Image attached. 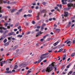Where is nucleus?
<instances>
[{
	"label": "nucleus",
	"mask_w": 75,
	"mask_h": 75,
	"mask_svg": "<svg viewBox=\"0 0 75 75\" xmlns=\"http://www.w3.org/2000/svg\"><path fill=\"white\" fill-rule=\"evenodd\" d=\"M58 43H59V42L57 41V42H56V43H54L53 44L54 46H56V45H57L58 44Z\"/></svg>",
	"instance_id": "2eb2a0df"
},
{
	"label": "nucleus",
	"mask_w": 75,
	"mask_h": 75,
	"mask_svg": "<svg viewBox=\"0 0 75 75\" xmlns=\"http://www.w3.org/2000/svg\"><path fill=\"white\" fill-rule=\"evenodd\" d=\"M69 66H70V64H69L67 66V68H69Z\"/></svg>",
	"instance_id": "37998d69"
},
{
	"label": "nucleus",
	"mask_w": 75,
	"mask_h": 75,
	"mask_svg": "<svg viewBox=\"0 0 75 75\" xmlns=\"http://www.w3.org/2000/svg\"><path fill=\"white\" fill-rule=\"evenodd\" d=\"M66 59V58L65 57H63L62 60H65Z\"/></svg>",
	"instance_id": "0e129e2a"
},
{
	"label": "nucleus",
	"mask_w": 75,
	"mask_h": 75,
	"mask_svg": "<svg viewBox=\"0 0 75 75\" xmlns=\"http://www.w3.org/2000/svg\"><path fill=\"white\" fill-rule=\"evenodd\" d=\"M0 66H1V67H2L3 66V63L2 62H0Z\"/></svg>",
	"instance_id": "4c0bfd02"
},
{
	"label": "nucleus",
	"mask_w": 75,
	"mask_h": 75,
	"mask_svg": "<svg viewBox=\"0 0 75 75\" xmlns=\"http://www.w3.org/2000/svg\"><path fill=\"white\" fill-rule=\"evenodd\" d=\"M64 67H65V65H63L62 66V67L61 68V69H62V68H63Z\"/></svg>",
	"instance_id": "052dcab7"
},
{
	"label": "nucleus",
	"mask_w": 75,
	"mask_h": 75,
	"mask_svg": "<svg viewBox=\"0 0 75 75\" xmlns=\"http://www.w3.org/2000/svg\"><path fill=\"white\" fill-rule=\"evenodd\" d=\"M28 13H32V10H29Z\"/></svg>",
	"instance_id": "2f4dec72"
},
{
	"label": "nucleus",
	"mask_w": 75,
	"mask_h": 75,
	"mask_svg": "<svg viewBox=\"0 0 75 75\" xmlns=\"http://www.w3.org/2000/svg\"><path fill=\"white\" fill-rule=\"evenodd\" d=\"M35 31L36 32H37L38 31H39V29H36Z\"/></svg>",
	"instance_id": "e2e57ef3"
},
{
	"label": "nucleus",
	"mask_w": 75,
	"mask_h": 75,
	"mask_svg": "<svg viewBox=\"0 0 75 75\" xmlns=\"http://www.w3.org/2000/svg\"><path fill=\"white\" fill-rule=\"evenodd\" d=\"M58 7L57 6H56L54 8V9H55V10H57V9H58Z\"/></svg>",
	"instance_id": "680f3d73"
},
{
	"label": "nucleus",
	"mask_w": 75,
	"mask_h": 75,
	"mask_svg": "<svg viewBox=\"0 0 75 75\" xmlns=\"http://www.w3.org/2000/svg\"><path fill=\"white\" fill-rule=\"evenodd\" d=\"M40 28V26H37V28H38V29H39V28Z\"/></svg>",
	"instance_id": "a19ab883"
},
{
	"label": "nucleus",
	"mask_w": 75,
	"mask_h": 75,
	"mask_svg": "<svg viewBox=\"0 0 75 75\" xmlns=\"http://www.w3.org/2000/svg\"><path fill=\"white\" fill-rule=\"evenodd\" d=\"M50 72V68L49 67V66L48 67H47L46 68V69H44L42 70V72Z\"/></svg>",
	"instance_id": "f03ea898"
},
{
	"label": "nucleus",
	"mask_w": 75,
	"mask_h": 75,
	"mask_svg": "<svg viewBox=\"0 0 75 75\" xmlns=\"http://www.w3.org/2000/svg\"><path fill=\"white\" fill-rule=\"evenodd\" d=\"M0 29L1 30H2V29H3L4 30H6L7 29L5 28H4L3 27H0Z\"/></svg>",
	"instance_id": "f8f14e48"
},
{
	"label": "nucleus",
	"mask_w": 75,
	"mask_h": 75,
	"mask_svg": "<svg viewBox=\"0 0 75 75\" xmlns=\"http://www.w3.org/2000/svg\"><path fill=\"white\" fill-rule=\"evenodd\" d=\"M1 62L2 63V64H5V62H6V61H4Z\"/></svg>",
	"instance_id": "ea45409f"
},
{
	"label": "nucleus",
	"mask_w": 75,
	"mask_h": 75,
	"mask_svg": "<svg viewBox=\"0 0 75 75\" xmlns=\"http://www.w3.org/2000/svg\"><path fill=\"white\" fill-rule=\"evenodd\" d=\"M13 34H14V32H11L8 34V36H10V35H12Z\"/></svg>",
	"instance_id": "6e6552de"
},
{
	"label": "nucleus",
	"mask_w": 75,
	"mask_h": 75,
	"mask_svg": "<svg viewBox=\"0 0 75 75\" xmlns=\"http://www.w3.org/2000/svg\"><path fill=\"white\" fill-rule=\"evenodd\" d=\"M18 47V45H16L15 46L13 47V50H15L16 49V48H17Z\"/></svg>",
	"instance_id": "0eeeda50"
},
{
	"label": "nucleus",
	"mask_w": 75,
	"mask_h": 75,
	"mask_svg": "<svg viewBox=\"0 0 75 75\" xmlns=\"http://www.w3.org/2000/svg\"><path fill=\"white\" fill-rule=\"evenodd\" d=\"M4 25H5V27H7V25H8V23H5L4 24Z\"/></svg>",
	"instance_id": "cd10ccee"
},
{
	"label": "nucleus",
	"mask_w": 75,
	"mask_h": 75,
	"mask_svg": "<svg viewBox=\"0 0 75 75\" xmlns=\"http://www.w3.org/2000/svg\"><path fill=\"white\" fill-rule=\"evenodd\" d=\"M4 73H5L6 74H8V71H6L4 72Z\"/></svg>",
	"instance_id": "de8ad7c7"
},
{
	"label": "nucleus",
	"mask_w": 75,
	"mask_h": 75,
	"mask_svg": "<svg viewBox=\"0 0 75 75\" xmlns=\"http://www.w3.org/2000/svg\"><path fill=\"white\" fill-rule=\"evenodd\" d=\"M40 15V13H38V15L36 16L37 18L39 17V15Z\"/></svg>",
	"instance_id": "13d9d810"
},
{
	"label": "nucleus",
	"mask_w": 75,
	"mask_h": 75,
	"mask_svg": "<svg viewBox=\"0 0 75 75\" xmlns=\"http://www.w3.org/2000/svg\"><path fill=\"white\" fill-rule=\"evenodd\" d=\"M1 7H0V13H3V12H4V11H3V10L1 11Z\"/></svg>",
	"instance_id": "4be33fe9"
},
{
	"label": "nucleus",
	"mask_w": 75,
	"mask_h": 75,
	"mask_svg": "<svg viewBox=\"0 0 75 75\" xmlns=\"http://www.w3.org/2000/svg\"><path fill=\"white\" fill-rule=\"evenodd\" d=\"M41 62L40 60L39 59L38 61H35V62L34 63V64H38Z\"/></svg>",
	"instance_id": "423d86ee"
},
{
	"label": "nucleus",
	"mask_w": 75,
	"mask_h": 75,
	"mask_svg": "<svg viewBox=\"0 0 75 75\" xmlns=\"http://www.w3.org/2000/svg\"><path fill=\"white\" fill-rule=\"evenodd\" d=\"M3 3H4L5 4L6 3H7V1H3Z\"/></svg>",
	"instance_id": "5fc2aeb1"
},
{
	"label": "nucleus",
	"mask_w": 75,
	"mask_h": 75,
	"mask_svg": "<svg viewBox=\"0 0 75 75\" xmlns=\"http://www.w3.org/2000/svg\"><path fill=\"white\" fill-rule=\"evenodd\" d=\"M25 65V64L24 63H22L21 64H20L19 65V67H21L22 66H23V65Z\"/></svg>",
	"instance_id": "1a4fd4ad"
},
{
	"label": "nucleus",
	"mask_w": 75,
	"mask_h": 75,
	"mask_svg": "<svg viewBox=\"0 0 75 75\" xmlns=\"http://www.w3.org/2000/svg\"><path fill=\"white\" fill-rule=\"evenodd\" d=\"M13 59H9L8 60V61L9 62H10V61H13Z\"/></svg>",
	"instance_id": "f704fd0d"
},
{
	"label": "nucleus",
	"mask_w": 75,
	"mask_h": 75,
	"mask_svg": "<svg viewBox=\"0 0 75 75\" xmlns=\"http://www.w3.org/2000/svg\"><path fill=\"white\" fill-rule=\"evenodd\" d=\"M40 12L41 14H42V13H47V11L45 9H42L41 11H40Z\"/></svg>",
	"instance_id": "39448f33"
},
{
	"label": "nucleus",
	"mask_w": 75,
	"mask_h": 75,
	"mask_svg": "<svg viewBox=\"0 0 75 75\" xmlns=\"http://www.w3.org/2000/svg\"><path fill=\"white\" fill-rule=\"evenodd\" d=\"M17 3V2L16 1H15V2H13L11 3V4H16Z\"/></svg>",
	"instance_id": "473e14b6"
},
{
	"label": "nucleus",
	"mask_w": 75,
	"mask_h": 75,
	"mask_svg": "<svg viewBox=\"0 0 75 75\" xmlns=\"http://www.w3.org/2000/svg\"><path fill=\"white\" fill-rule=\"evenodd\" d=\"M60 30V29H56L55 30V32L56 33H59Z\"/></svg>",
	"instance_id": "9b49d317"
},
{
	"label": "nucleus",
	"mask_w": 75,
	"mask_h": 75,
	"mask_svg": "<svg viewBox=\"0 0 75 75\" xmlns=\"http://www.w3.org/2000/svg\"><path fill=\"white\" fill-rule=\"evenodd\" d=\"M42 4H43V5H45V4H46V2H43L42 3Z\"/></svg>",
	"instance_id": "79ce46f5"
},
{
	"label": "nucleus",
	"mask_w": 75,
	"mask_h": 75,
	"mask_svg": "<svg viewBox=\"0 0 75 75\" xmlns=\"http://www.w3.org/2000/svg\"><path fill=\"white\" fill-rule=\"evenodd\" d=\"M49 57V55H47V56H45V58H48Z\"/></svg>",
	"instance_id": "6e6d98bb"
},
{
	"label": "nucleus",
	"mask_w": 75,
	"mask_h": 75,
	"mask_svg": "<svg viewBox=\"0 0 75 75\" xmlns=\"http://www.w3.org/2000/svg\"><path fill=\"white\" fill-rule=\"evenodd\" d=\"M30 72H31V71H28V72H27L26 74V75H28V74H30Z\"/></svg>",
	"instance_id": "412c9836"
},
{
	"label": "nucleus",
	"mask_w": 75,
	"mask_h": 75,
	"mask_svg": "<svg viewBox=\"0 0 75 75\" xmlns=\"http://www.w3.org/2000/svg\"><path fill=\"white\" fill-rule=\"evenodd\" d=\"M52 40V38H49L47 40V41H50V40Z\"/></svg>",
	"instance_id": "c756f323"
},
{
	"label": "nucleus",
	"mask_w": 75,
	"mask_h": 75,
	"mask_svg": "<svg viewBox=\"0 0 75 75\" xmlns=\"http://www.w3.org/2000/svg\"><path fill=\"white\" fill-rule=\"evenodd\" d=\"M47 61V59H45L43 61V62L45 63V62H46Z\"/></svg>",
	"instance_id": "8fccbe9b"
},
{
	"label": "nucleus",
	"mask_w": 75,
	"mask_h": 75,
	"mask_svg": "<svg viewBox=\"0 0 75 75\" xmlns=\"http://www.w3.org/2000/svg\"><path fill=\"white\" fill-rule=\"evenodd\" d=\"M6 71H9L10 70V68H7L6 69Z\"/></svg>",
	"instance_id": "c9c22d12"
},
{
	"label": "nucleus",
	"mask_w": 75,
	"mask_h": 75,
	"mask_svg": "<svg viewBox=\"0 0 75 75\" xmlns=\"http://www.w3.org/2000/svg\"><path fill=\"white\" fill-rule=\"evenodd\" d=\"M63 50V49L62 48L61 49H60L59 51H58V52H59Z\"/></svg>",
	"instance_id": "393cba45"
},
{
	"label": "nucleus",
	"mask_w": 75,
	"mask_h": 75,
	"mask_svg": "<svg viewBox=\"0 0 75 75\" xmlns=\"http://www.w3.org/2000/svg\"><path fill=\"white\" fill-rule=\"evenodd\" d=\"M48 54H49V53L48 52H47L45 54V55H48Z\"/></svg>",
	"instance_id": "69168bd1"
},
{
	"label": "nucleus",
	"mask_w": 75,
	"mask_h": 75,
	"mask_svg": "<svg viewBox=\"0 0 75 75\" xmlns=\"http://www.w3.org/2000/svg\"><path fill=\"white\" fill-rule=\"evenodd\" d=\"M73 4L71 3H69L67 4V6L68 7H73Z\"/></svg>",
	"instance_id": "7ed1b4c3"
},
{
	"label": "nucleus",
	"mask_w": 75,
	"mask_h": 75,
	"mask_svg": "<svg viewBox=\"0 0 75 75\" xmlns=\"http://www.w3.org/2000/svg\"><path fill=\"white\" fill-rule=\"evenodd\" d=\"M64 17H67L68 16V12H65L64 13Z\"/></svg>",
	"instance_id": "ddd939ff"
},
{
	"label": "nucleus",
	"mask_w": 75,
	"mask_h": 75,
	"mask_svg": "<svg viewBox=\"0 0 75 75\" xmlns=\"http://www.w3.org/2000/svg\"><path fill=\"white\" fill-rule=\"evenodd\" d=\"M7 42V39H6L4 40V42L5 43V42Z\"/></svg>",
	"instance_id": "72a5a7b5"
},
{
	"label": "nucleus",
	"mask_w": 75,
	"mask_h": 75,
	"mask_svg": "<svg viewBox=\"0 0 75 75\" xmlns=\"http://www.w3.org/2000/svg\"><path fill=\"white\" fill-rule=\"evenodd\" d=\"M40 61H42V59H44V58H45V57H42V56H40Z\"/></svg>",
	"instance_id": "9d476101"
},
{
	"label": "nucleus",
	"mask_w": 75,
	"mask_h": 75,
	"mask_svg": "<svg viewBox=\"0 0 75 75\" xmlns=\"http://www.w3.org/2000/svg\"><path fill=\"white\" fill-rule=\"evenodd\" d=\"M21 28V26L20 25L19 26V27H18V30H19V29H20V28Z\"/></svg>",
	"instance_id": "49530a36"
},
{
	"label": "nucleus",
	"mask_w": 75,
	"mask_h": 75,
	"mask_svg": "<svg viewBox=\"0 0 75 75\" xmlns=\"http://www.w3.org/2000/svg\"><path fill=\"white\" fill-rule=\"evenodd\" d=\"M8 71V73H10L11 74V73H12V71Z\"/></svg>",
	"instance_id": "603ef678"
},
{
	"label": "nucleus",
	"mask_w": 75,
	"mask_h": 75,
	"mask_svg": "<svg viewBox=\"0 0 75 75\" xmlns=\"http://www.w3.org/2000/svg\"><path fill=\"white\" fill-rule=\"evenodd\" d=\"M54 27H55V28H56V27H57V25H56V24H54Z\"/></svg>",
	"instance_id": "774afa93"
},
{
	"label": "nucleus",
	"mask_w": 75,
	"mask_h": 75,
	"mask_svg": "<svg viewBox=\"0 0 75 75\" xmlns=\"http://www.w3.org/2000/svg\"><path fill=\"white\" fill-rule=\"evenodd\" d=\"M75 18V16H74L73 17L71 18V19H74Z\"/></svg>",
	"instance_id": "bf43d9fd"
},
{
	"label": "nucleus",
	"mask_w": 75,
	"mask_h": 75,
	"mask_svg": "<svg viewBox=\"0 0 75 75\" xmlns=\"http://www.w3.org/2000/svg\"><path fill=\"white\" fill-rule=\"evenodd\" d=\"M37 34V35H36V37H37L38 36H39V35H40L41 34H42V33H41V31H40V33H38Z\"/></svg>",
	"instance_id": "dca6fc26"
},
{
	"label": "nucleus",
	"mask_w": 75,
	"mask_h": 75,
	"mask_svg": "<svg viewBox=\"0 0 75 75\" xmlns=\"http://www.w3.org/2000/svg\"><path fill=\"white\" fill-rule=\"evenodd\" d=\"M10 41H8V42L6 43V44L5 45V46H7V45H9V43H10Z\"/></svg>",
	"instance_id": "4468645a"
},
{
	"label": "nucleus",
	"mask_w": 75,
	"mask_h": 75,
	"mask_svg": "<svg viewBox=\"0 0 75 75\" xmlns=\"http://www.w3.org/2000/svg\"><path fill=\"white\" fill-rule=\"evenodd\" d=\"M74 1V0H69V2H72V1Z\"/></svg>",
	"instance_id": "a18cd8bd"
},
{
	"label": "nucleus",
	"mask_w": 75,
	"mask_h": 75,
	"mask_svg": "<svg viewBox=\"0 0 75 75\" xmlns=\"http://www.w3.org/2000/svg\"><path fill=\"white\" fill-rule=\"evenodd\" d=\"M3 0H0V4H3Z\"/></svg>",
	"instance_id": "e433bc0d"
},
{
	"label": "nucleus",
	"mask_w": 75,
	"mask_h": 75,
	"mask_svg": "<svg viewBox=\"0 0 75 75\" xmlns=\"http://www.w3.org/2000/svg\"><path fill=\"white\" fill-rule=\"evenodd\" d=\"M75 54V52L72 53L71 55V57H73V56H74Z\"/></svg>",
	"instance_id": "a878e982"
},
{
	"label": "nucleus",
	"mask_w": 75,
	"mask_h": 75,
	"mask_svg": "<svg viewBox=\"0 0 75 75\" xmlns=\"http://www.w3.org/2000/svg\"><path fill=\"white\" fill-rule=\"evenodd\" d=\"M17 68H18V66H17V65H16L15 66L14 69H17Z\"/></svg>",
	"instance_id": "5701e85b"
},
{
	"label": "nucleus",
	"mask_w": 75,
	"mask_h": 75,
	"mask_svg": "<svg viewBox=\"0 0 75 75\" xmlns=\"http://www.w3.org/2000/svg\"><path fill=\"white\" fill-rule=\"evenodd\" d=\"M66 10H69V9H70V8L69 7V8H66Z\"/></svg>",
	"instance_id": "338daca9"
},
{
	"label": "nucleus",
	"mask_w": 75,
	"mask_h": 75,
	"mask_svg": "<svg viewBox=\"0 0 75 75\" xmlns=\"http://www.w3.org/2000/svg\"><path fill=\"white\" fill-rule=\"evenodd\" d=\"M35 21H32V24H35Z\"/></svg>",
	"instance_id": "58836bf2"
},
{
	"label": "nucleus",
	"mask_w": 75,
	"mask_h": 75,
	"mask_svg": "<svg viewBox=\"0 0 75 75\" xmlns=\"http://www.w3.org/2000/svg\"><path fill=\"white\" fill-rule=\"evenodd\" d=\"M69 0H64H64H62V4H67V3L66 1H67Z\"/></svg>",
	"instance_id": "20e7f679"
},
{
	"label": "nucleus",
	"mask_w": 75,
	"mask_h": 75,
	"mask_svg": "<svg viewBox=\"0 0 75 75\" xmlns=\"http://www.w3.org/2000/svg\"><path fill=\"white\" fill-rule=\"evenodd\" d=\"M10 10L11 11V12L12 13H14V11H16V9H13L12 10L11 9Z\"/></svg>",
	"instance_id": "6ab92c4d"
},
{
	"label": "nucleus",
	"mask_w": 75,
	"mask_h": 75,
	"mask_svg": "<svg viewBox=\"0 0 75 75\" xmlns=\"http://www.w3.org/2000/svg\"><path fill=\"white\" fill-rule=\"evenodd\" d=\"M18 37H23V35H18L17 36Z\"/></svg>",
	"instance_id": "c85d7f7f"
},
{
	"label": "nucleus",
	"mask_w": 75,
	"mask_h": 75,
	"mask_svg": "<svg viewBox=\"0 0 75 75\" xmlns=\"http://www.w3.org/2000/svg\"><path fill=\"white\" fill-rule=\"evenodd\" d=\"M11 38H12V36H11L9 38L8 37V40H9V41H10V42L11 41Z\"/></svg>",
	"instance_id": "f3484780"
},
{
	"label": "nucleus",
	"mask_w": 75,
	"mask_h": 75,
	"mask_svg": "<svg viewBox=\"0 0 75 75\" xmlns=\"http://www.w3.org/2000/svg\"><path fill=\"white\" fill-rule=\"evenodd\" d=\"M69 43H71V41H68L67 43V44H68Z\"/></svg>",
	"instance_id": "c03bdc74"
},
{
	"label": "nucleus",
	"mask_w": 75,
	"mask_h": 75,
	"mask_svg": "<svg viewBox=\"0 0 75 75\" xmlns=\"http://www.w3.org/2000/svg\"><path fill=\"white\" fill-rule=\"evenodd\" d=\"M57 6L58 7H59L60 8H61V7H62V5H61V4L59 5V4H57Z\"/></svg>",
	"instance_id": "aec40b11"
},
{
	"label": "nucleus",
	"mask_w": 75,
	"mask_h": 75,
	"mask_svg": "<svg viewBox=\"0 0 75 75\" xmlns=\"http://www.w3.org/2000/svg\"><path fill=\"white\" fill-rule=\"evenodd\" d=\"M0 32L1 33H3V31L2 30H0Z\"/></svg>",
	"instance_id": "4d7b16f0"
},
{
	"label": "nucleus",
	"mask_w": 75,
	"mask_h": 75,
	"mask_svg": "<svg viewBox=\"0 0 75 75\" xmlns=\"http://www.w3.org/2000/svg\"><path fill=\"white\" fill-rule=\"evenodd\" d=\"M19 23H16V24L15 25V27H17V26H18V24H19Z\"/></svg>",
	"instance_id": "bb28decb"
},
{
	"label": "nucleus",
	"mask_w": 75,
	"mask_h": 75,
	"mask_svg": "<svg viewBox=\"0 0 75 75\" xmlns=\"http://www.w3.org/2000/svg\"><path fill=\"white\" fill-rule=\"evenodd\" d=\"M68 24L67 25V27H69V26H71V22H69Z\"/></svg>",
	"instance_id": "a211bd4d"
},
{
	"label": "nucleus",
	"mask_w": 75,
	"mask_h": 75,
	"mask_svg": "<svg viewBox=\"0 0 75 75\" xmlns=\"http://www.w3.org/2000/svg\"><path fill=\"white\" fill-rule=\"evenodd\" d=\"M19 51H20V49H18L16 50V52H18Z\"/></svg>",
	"instance_id": "864d4df0"
},
{
	"label": "nucleus",
	"mask_w": 75,
	"mask_h": 75,
	"mask_svg": "<svg viewBox=\"0 0 75 75\" xmlns=\"http://www.w3.org/2000/svg\"><path fill=\"white\" fill-rule=\"evenodd\" d=\"M43 29H44V26H42L41 28V31H42L43 30Z\"/></svg>",
	"instance_id": "7c9ffc66"
},
{
	"label": "nucleus",
	"mask_w": 75,
	"mask_h": 75,
	"mask_svg": "<svg viewBox=\"0 0 75 75\" xmlns=\"http://www.w3.org/2000/svg\"><path fill=\"white\" fill-rule=\"evenodd\" d=\"M57 67V65H54V64H53V63L50 64L49 65V68L50 72H51V71H52L53 70V68H55L54 71H55L57 69V67Z\"/></svg>",
	"instance_id": "f257e3e1"
},
{
	"label": "nucleus",
	"mask_w": 75,
	"mask_h": 75,
	"mask_svg": "<svg viewBox=\"0 0 75 75\" xmlns=\"http://www.w3.org/2000/svg\"><path fill=\"white\" fill-rule=\"evenodd\" d=\"M72 73V71H71L69 72V74H71Z\"/></svg>",
	"instance_id": "09e8293b"
},
{
	"label": "nucleus",
	"mask_w": 75,
	"mask_h": 75,
	"mask_svg": "<svg viewBox=\"0 0 75 75\" xmlns=\"http://www.w3.org/2000/svg\"><path fill=\"white\" fill-rule=\"evenodd\" d=\"M27 17H31V16H32V15L28 14L27 15Z\"/></svg>",
	"instance_id": "b1692460"
},
{
	"label": "nucleus",
	"mask_w": 75,
	"mask_h": 75,
	"mask_svg": "<svg viewBox=\"0 0 75 75\" xmlns=\"http://www.w3.org/2000/svg\"><path fill=\"white\" fill-rule=\"evenodd\" d=\"M64 45H65L64 44L60 46V48H61V47H64Z\"/></svg>",
	"instance_id": "3c124183"
}]
</instances>
